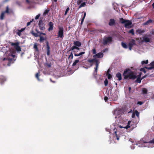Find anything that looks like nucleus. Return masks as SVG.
Here are the masks:
<instances>
[{"mask_svg": "<svg viewBox=\"0 0 154 154\" xmlns=\"http://www.w3.org/2000/svg\"><path fill=\"white\" fill-rule=\"evenodd\" d=\"M128 32L130 33H131L133 35H134V32L133 29H131Z\"/></svg>", "mask_w": 154, "mask_h": 154, "instance_id": "obj_39", "label": "nucleus"}, {"mask_svg": "<svg viewBox=\"0 0 154 154\" xmlns=\"http://www.w3.org/2000/svg\"><path fill=\"white\" fill-rule=\"evenodd\" d=\"M26 2L27 3H28V4L29 3V2H29V0H26Z\"/></svg>", "mask_w": 154, "mask_h": 154, "instance_id": "obj_64", "label": "nucleus"}, {"mask_svg": "<svg viewBox=\"0 0 154 154\" xmlns=\"http://www.w3.org/2000/svg\"><path fill=\"white\" fill-rule=\"evenodd\" d=\"M108 98L106 96H105L104 97V100H105V101L106 102V101H107L108 100Z\"/></svg>", "mask_w": 154, "mask_h": 154, "instance_id": "obj_56", "label": "nucleus"}, {"mask_svg": "<svg viewBox=\"0 0 154 154\" xmlns=\"http://www.w3.org/2000/svg\"><path fill=\"white\" fill-rule=\"evenodd\" d=\"M116 77L118 78V80L119 81H121L122 79L121 74L119 72L116 74Z\"/></svg>", "mask_w": 154, "mask_h": 154, "instance_id": "obj_17", "label": "nucleus"}, {"mask_svg": "<svg viewBox=\"0 0 154 154\" xmlns=\"http://www.w3.org/2000/svg\"><path fill=\"white\" fill-rule=\"evenodd\" d=\"M35 31L37 32V33H38V34L42 35H46V34L45 33H43L42 32H39L37 29H35Z\"/></svg>", "mask_w": 154, "mask_h": 154, "instance_id": "obj_28", "label": "nucleus"}, {"mask_svg": "<svg viewBox=\"0 0 154 154\" xmlns=\"http://www.w3.org/2000/svg\"><path fill=\"white\" fill-rule=\"evenodd\" d=\"M115 21L114 19H110L109 23V25L110 26H112L115 25Z\"/></svg>", "mask_w": 154, "mask_h": 154, "instance_id": "obj_14", "label": "nucleus"}, {"mask_svg": "<svg viewBox=\"0 0 154 154\" xmlns=\"http://www.w3.org/2000/svg\"><path fill=\"white\" fill-rule=\"evenodd\" d=\"M144 143H149L153 145H154V138L152 140H150L148 142H144Z\"/></svg>", "mask_w": 154, "mask_h": 154, "instance_id": "obj_23", "label": "nucleus"}, {"mask_svg": "<svg viewBox=\"0 0 154 154\" xmlns=\"http://www.w3.org/2000/svg\"><path fill=\"white\" fill-rule=\"evenodd\" d=\"M121 45L122 47L125 48H128L127 45L125 43L122 42L121 43Z\"/></svg>", "mask_w": 154, "mask_h": 154, "instance_id": "obj_30", "label": "nucleus"}, {"mask_svg": "<svg viewBox=\"0 0 154 154\" xmlns=\"http://www.w3.org/2000/svg\"><path fill=\"white\" fill-rule=\"evenodd\" d=\"M31 33L33 36L35 37H39V41L40 42H42L43 41L46 39V37H44L41 35L38 34V33H35L33 31H32Z\"/></svg>", "mask_w": 154, "mask_h": 154, "instance_id": "obj_7", "label": "nucleus"}, {"mask_svg": "<svg viewBox=\"0 0 154 154\" xmlns=\"http://www.w3.org/2000/svg\"><path fill=\"white\" fill-rule=\"evenodd\" d=\"M79 60H75L73 63H72V66H74L77 64V63L79 62Z\"/></svg>", "mask_w": 154, "mask_h": 154, "instance_id": "obj_29", "label": "nucleus"}, {"mask_svg": "<svg viewBox=\"0 0 154 154\" xmlns=\"http://www.w3.org/2000/svg\"><path fill=\"white\" fill-rule=\"evenodd\" d=\"M57 33V37L63 39L64 37V29L62 27H59Z\"/></svg>", "mask_w": 154, "mask_h": 154, "instance_id": "obj_4", "label": "nucleus"}, {"mask_svg": "<svg viewBox=\"0 0 154 154\" xmlns=\"http://www.w3.org/2000/svg\"><path fill=\"white\" fill-rule=\"evenodd\" d=\"M143 39L144 41L146 42H150V39L148 37L144 36L143 37Z\"/></svg>", "mask_w": 154, "mask_h": 154, "instance_id": "obj_24", "label": "nucleus"}, {"mask_svg": "<svg viewBox=\"0 0 154 154\" xmlns=\"http://www.w3.org/2000/svg\"><path fill=\"white\" fill-rule=\"evenodd\" d=\"M123 75L125 79H129L134 80L137 78L136 75L134 74V72L129 68L125 69Z\"/></svg>", "mask_w": 154, "mask_h": 154, "instance_id": "obj_2", "label": "nucleus"}, {"mask_svg": "<svg viewBox=\"0 0 154 154\" xmlns=\"http://www.w3.org/2000/svg\"><path fill=\"white\" fill-rule=\"evenodd\" d=\"M149 65L150 66V67H148L145 66V68L149 70H151L153 69H154V61L151 63Z\"/></svg>", "mask_w": 154, "mask_h": 154, "instance_id": "obj_15", "label": "nucleus"}, {"mask_svg": "<svg viewBox=\"0 0 154 154\" xmlns=\"http://www.w3.org/2000/svg\"><path fill=\"white\" fill-rule=\"evenodd\" d=\"M73 44L75 46H78V47H80L82 45L81 43L79 41H74Z\"/></svg>", "mask_w": 154, "mask_h": 154, "instance_id": "obj_16", "label": "nucleus"}, {"mask_svg": "<svg viewBox=\"0 0 154 154\" xmlns=\"http://www.w3.org/2000/svg\"><path fill=\"white\" fill-rule=\"evenodd\" d=\"M93 54H95L96 53V51L95 48L93 49L92 50Z\"/></svg>", "mask_w": 154, "mask_h": 154, "instance_id": "obj_50", "label": "nucleus"}, {"mask_svg": "<svg viewBox=\"0 0 154 154\" xmlns=\"http://www.w3.org/2000/svg\"><path fill=\"white\" fill-rule=\"evenodd\" d=\"M132 24V22L130 20H127V22L125 24V27L127 28H130L131 27V26Z\"/></svg>", "mask_w": 154, "mask_h": 154, "instance_id": "obj_10", "label": "nucleus"}, {"mask_svg": "<svg viewBox=\"0 0 154 154\" xmlns=\"http://www.w3.org/2000/svg\"><path fill=\"white\" fill-rule=\"evenodd\" d=\"M109 71H110L109 69H108V70H107V72L106 74H108V73H109Z\"/></svg>", "mask_w": 154, "mask_h": 154, "instance_id": "obj_63", "label": "nucleus"}, {"mask_svg": "<svg viewBox=\"0 0 154 154\" xmlns=\"http://www.w3.org/2000/svg\"><path fill=\"white\" fill-rule=\"evenodd\" d=\"M146 76V75H144V76H143L141 78L142 80L144 79V78H145Z\"/></svg>", "mask_w": 154, "mask_h": 154, "instance_id": "obj_60", "label": "nucleus"}, {"mask_svg": "<svg viewBox=\"0 0 154 154\" xmlns=\"http://www.w3.org/2000/svg\"><path fill=\"white\" fill-rule=\"evenodd\" d=\"M45 23L44 22L43 18H40L38 23V26L40 30H45Z\"/></svg>", "mask_w": 154, "mask_h": 154, "instance_id": "obj_6", "label": "nucleus"}, {"mask_svg": "<svg viewBox=\"0 0 154 154\" xmlns=\"http://www.w3.org/2000/svg\"><path fill=\"white\" fill-rule=\"evenodd\" d=\"M88 61L90 63H95L96 67L94 68V70L93 72V75L95 78H96V75H97V69L100 63V62L97 60L95 59H93L91 60H88Z\"/></svg>", "mask_w": 154, "mask_h": 154, "instance_id": "obj_3", "label": "nucleus"}, {"mask_svg": "<svg viewBox=\"0 0 154 154\" xmlns=\"http://www.w3.org/2000/svg\"><path fill=\"white\" fill-rule=\"evenodd\" d=\"M142 79L141 78H137L136 80L135 81V82L140 83Z\"/></svg>", "mask_w": 154, "mask_h": 154, "instance_id": "obj_34", "label": "nucleus"}, {"mask_svg": "<svg viewBox=\"0 0 154 154\" xmlns=\"http://www.w3.org/2000/svg\"><path fill=\"white\" fill-rule=\"evenodd\" d=\"M33 19H32V20H31L30 21L28 22L27 24V26H28L32 22V21H33Z\"/></svg>", "mask_w": 154, "mask_h": 154, "instance_id": "obj_52", "label": "nucleus"}, {"mask_svg": "<svg viewBox=\"0 0 154 154\" xmlns=\"http://www.w3.org/2000/svg\"><path fill=\"white\" fill-rule=\"evenodd\" d=\"M5 14V13L4 12H3L1 13L0 17V19L1 20H3L4 19Z\"/></svg>", "mask_w": 154, "mask_h": 154, "instance_id": "obj_35", "label": "nucleus"}, {"mask_svg": "<svg viewBox=\"0 0 154 154\" xmlns=\"http://www.w3.org/2000/svg\"><path fill=\"white\" fill-rule=\"evenodd\" d=\"M85 54V52H82L79 53L78 54L75 53L74 54V56H75V57H77V56H80L82 55L83 54Z\"/></svg>", "mask_w": 154, "mask_h": 154, "instance_id": "obj_26", "label": "nucleus"}, {"mask_svg": "<svg viewBox=\"0 0 154 154\" xmlns=\"http://www.w3.org/2000/svg\"><path fill=\"white\" fill-rule=\"evenodd\" d=\"M134 112L136 116H137L138 117H139V113L138 112L137 110H135L134 111Z\"/></svg>", "mask_w": 154, "mask_h": 154, "instance_id": "obj_44", "label": "nucleus"}, {"mask_svg": "<svg viewBox=\"0 0 154 154\" xmlns=\"http://www.w3.org/2000/svg\"><path fill=\"white\" fill-rule=\"evenodd\" d=\"M6 56H8V57L3 58L2 60L4 66H10L15 61V60L14 59V58L15 56V55H13L11 53H10L8 54L7 53L6 54Z\"/></svg>", "mask_w": 154, "mask_h": 154, "instance_id": "obj_1", "label": "nucleus"}, {"mask_svg": "<svg viewBox=\"0 0 154 154\" xmlns=\"http://www.w3.org/2000/svg\"><path fill=\"white\" fill-rule=\"evenodd\" d=\"M127 20H125L123 18H119V21L122 24H125V23L127 22Z\"/></svg>", "mask_w": 154, "mask_h": 154, "instance_id": "obj_22", "label": "nucleus"}, {"mask_svg": "<svg viewBox=\"0 0 154 154\" xmlns=\"http://www.w3.org/2000/svg\"><path fill=\"white\" fill-rule=\"evenodd\" d=\"M6 80L5 77L3 75H0V82H3Z\"/></svg>", "mask_w": 154, "mask_h": 154, "instance_id": "obj_25", "label": "nucleus"}, {"mask_svg": "<svg viewBox=\"0 0 154 154\" xmlns=\"http://www.w3.org/2000/svg\"><path fill=\"white\" fill-rule=\"evenodd\" d=\"M15 49L18 51H21V48L19 45Z\"/></svg>", "mask_w": 154, "mask_h": 154, "instance_id": "obj_38", "label": "nucleus"}, {"mask_svg": "<svg viewBox=\"0 0 154 154\" xmlns=\"http://www.w3.org/2000/svg\"><path fill=\"white\" fill-rule=\"evenodd\" d=\"M143 102L142 101H138L137 103V104H138L140 105H142L143 104Z\"/></svg>", "mask_w": 154, "mask_h": 154, "instance_id": "obj_54", "label": "nucleus"}, {"mask_svg": "<svg viewBox=\"0 0 154 154\" xmlns=\"http://www.w3.org/2000/svg\"><path fill=\"white\" fill-rule=\"evenodd\" d=\"M4 12L5 13H6L8 14L9 13V7L8 6H7V7L6 8V10L5 11H4Z\"/></svg>", "mask_w": 154, "mask_h": 154, "instance_id": "obj_36", "label": "nucleus"}, {"mask_svg": "<svg viewBox=\"0 0 154 154\" xmlns=\"http://www.w3.org/2000/svg\"><path fill=\"white\" fill-rule=\"evenodd\" d=\"M73 54L72 52L71 53L70 55L69 56L68 59H70L71 60H72V59L73 58Z\"/></svg>", "mask_w": 154, "mask_h": 154, "instance_id": "obj_37", "label": "nucleus"}, {"mask_svg": "<svg viewBox=\"0 0 154 154\" xmlns=\"http://www.w3.org/2000/svg\"><path fill=\"white\" fill-rule=\"evenodd\" d=\"M108 81L107 79H105L104 81V85L105 86H106L108 85Z\"/></svg>", "mask_w": 154, "mask_h": 154, "instance_id": "obj_42", "label": "nucleus"}, {"mask_svg": "<svg viewBox=\"0 0 154 154\" xmlns=\"http://www.w3.org/2000/svg\"><path fill=\"white\" fill-rule=\"evenodd\" d=\"M136 45L135 41L134 39H132L128 44L129 48L130 50H131L132 47Z\"/></svg>", "mask_w": 154, "mask_h": 154, "instance_id": "obj_8", "label": "nucleus"}, {"mask_svg": "<svg viewBox=\"0 0 154 154\" xmlns=\"http://www.w3.org/2000/svg\"><path fill=\"white\" fill-rule=\"evenodd\" d=\"M74 49H75V46L74 45H73L70 48V50H69V51H70L71 50L73 51Z\"/></svg>", "mask_w": 154, "mask_h": 154, "instance_id": "obj_51", "label": "nucleus"}, {"mask_svg": "<svg viewBox=\"0 0 154 154\" xmlns=\"http://www.w3.org/2000/svg\"><path fill=\"white\" fill-rule=\"evenodd\" d=\"M69 7L67 8L66 9V10L65 11V13H64L65 15H66L67 14L68 12L69 11Z\"/></svg>", "mask_w": 154, "mask_h": 154, "instance_id": "obj_45", "label": "nucleus"}, {"mask_svg": "<svg viewBox=\"0 0 154 154\" xmlns=\"http://www.w3.org/2000/svg\"><path fill=\"white\" fill-rule=\"evenodd\" d=\"M34 47L35 48L36 50H38V47H37V45H34Z\"/></svg>", "mask_w": 154, "mask_h": 154, "instance_id": "obj_58", "label": "nucleus"}, {"mask_svg": "<svg viewBox=\"0 0 154 154\" xmlns=\"http://www.w3.org/2000/svg\"><path fill=\"white\" fill-rule=\"evenodd\" d=\"M103 54L101 52H99L97 54H96L95 55L93 56V57L94 58V59H96L97 58H100L103 57Z\"/></svg>", "mask_w": 154, "mask_h": 154, "instance_id": "obj_11", "label": "nucleus"}, {"mask_svg": "<svg viewBox=\"0 0 154 154\" xmlns=\"http://www.w3.org/2000/svg\"><path fill=\"white\" fill-rule=\"evenodd\" d=\"M107 75V77L108 79H110L112 77V75L109 73H108V74H106Z\"/></svg>", "mask_w": 154, "mask_h": 154, "instance_id": "obj_48", "label": "nucleus"}, {"mask_svg": "<svg viewBox=\"0 0 154 154\" xmlns=\"http://www.w3.org/2000/svg\"><path fill=\"white\" fill-rule=\"evenodd\" d=\"M46 50L47 54V55L49 56L50 54V47L49 44V43L48 41L46 42Z\"/></svg>", "mask_w": 154, "mask_h": 154, "instance_id": "obj_12", "label": "nucleus"}, {"mask_svg": "<svg viewBox=\"0 0 154 154\" xmlns=\"http://www.w3.org/2000/svg\"><path fill=\"white\" fill-rule=\"evenodd\" d=\"M49 11V10H46L44 12V14H46L48 13V12Z\"/></svg>", "mask_w": 154, "mask_h": 154, "instance_id": "obj_55", "label": "nucleus"}, {"mask_svg": "<svg viewBox=\"0 0 154 154\" xmlns=\"http://www.w3.org/2000/svg\"><path fill=\"white\" fill-rule=\"evenodd\" d=\"M131 122V121H128L127 125L125 127H124V128L127 129L129 128H130V124Z\"/></svg>", "mask_w": 154, "mask_h": 154, "instance_id": "obj_31", "label": "nucleus"}, {"mask_svg": "<svg viewBox=\"0 0 154 154\" xmlns=\"http://www.w3.org/2000/svg\"><path fill=\"white\" fill-rule=\"evenodd\" d=\"M83 0H78L77 1V3L78 5H80L82 2Z\"/></svg>", "mask_w": 154, "mask_h": 154, "instance_id": "obj_40", "label": "nucleus"}, {"mask_svg": "<svg viewBox=\"0 0 154 154\" xmlns=\"http://www.w3.org/2000/svg\"><path fill=\"white\" fill-rule=\"evenodd\" d=\"M148 63V60H146L145 61H143L141 62V64L143 65L144 64H147Z\"/></svg>", "mask_w": 154, "mask_h": 154, "instance_id": "obj_41", "label": "nucleus"}, {"mask_svg": "<svg viewBox=\"0 0 154 154\" xmlns=\"http://www.w3.org/2000/svg\"><path fill=\"white\" fill-rule=\"evenodd\" d=\"M118 98V96L115 93H114L112 94L111 98L110 97H109V99H110V100H113L115 101L117 100Z\"/></svg>", "mask_w": 154, "mask_h": 154, "instance_id": "obj_9", "label": "nucleus"}, {"mask_svg": "<svg viewBox=\"0 0 154 154\" xmlns=\"http://www.w3.org/2000/svg\"><path fill=\"white\" fill-rule=\"evenodd\" d=\"M11 45L12 46H14V48H15L17 47L19 45V43L18 42L13 43L12 42L11 43Z\"/></svg>", "mask_w": 154, "mask_h": 154, "instance_id": "obj_21", "label": "nucleus"}, {"mask_svg": "<svg viewBox=\"0 0 154 154\" xmlns=\"http://www.w3.org/2000/svg\"><path fill=\"white\" fill-rule=\"evenodd\" d=\"M114 135H115L116 137V139H117V140H119V136L117 134V132L116 131H115L114 132Z\"/></svg>", "mask_w": 154, "mask_h": 154, "instance_id": "obj_33", "label": "nucleus"}, {"mask_svg": "<svg viewBox=\"0 0 154 154\" xmlns=\"http://www.w3.org/2000/svg\"><path fill=\"white\" fill-rule=\"evenodd\" d=\"M17 32L16 33V34L19 36H20L21 35V32L20 31L19 29H17Z\"/></svg>", "mask_w": 154, "mask_h": 154, "instance_id": "obj_43", "label": "nucleus"}, {"mask_svg": "<svg viewBox=\"0 0 154 154\" xmlns=\"http://www.w3.org/2000/svg\"><path fill=\"white\" fill-rule=\"evenodd\" d=\"M47 65L49 67H50L51 66V65L50 63L48 64Z\"/></svg>", "mask_w": 154, "mask_h": 154, "instance_id": "obj_59", "label": "nucleus"}, {"mask_svg": "<svg viewBox=\"0 0 154 154\" xmlns=\"http://www.w3.org/2000/svg\"><path fill=\"white\" fill-rule=\"evenodd\" d=\"M40 16V14H38V15H37L35 17V20H37L38 19L39 17Z\"/></svg>", "mask_w": 154, "mask_h": 154, "instance_id": "obj_53", "label": "nucleus"}, {"mask_svg": "<svg viewBox=\"0 0 154 154\" xmlns=\"http://www.w3.org/2000/svg\"><path fill=\"white\" fill-rule=\"evenodd\" d=\"M112 41V38L110 36H105L103 37L102 43L103 45H106L108 43H110Z\"/></svg>", "mask_w": 154, "mask_h": 154, "instance_id": "obj_5", "label": "nucleus"}, {"mask_svg": "<svg viewBox=\"0 0 154 154\" xmlns=\"http://www.w3.org/2000/svg\"><path fill=\"white\" fill-rule=\"evenodd\" d=\"M142 74V73L141 72H140L139 73V74L137 76H137L136 78H141V77Z\"/></svg>", "mask_w": 154, "mask_h": 154, "instance_id": "obj_49", "label": "nucleus"}, {"mask_svg": "<svg viewBox=\"0 0 154 154\" xmlns=\"http://www.w3.org/2000/svg\"><path fill=\"white\" fill-rule=\"evenodd\" d=\"M135 116V114L134 113H133L132 114V118H134V117Z\"/></svg>", "mask_w": 154, "mask_h": 154, "instance_id": "obj_61", "label": "nucleus"}, {"mask_svg": "<svg viewBox=\"0 0 154 154\" xmlns=\"http://www.w3.org/2000/svg\"><path fill=\"white\" fill-rule=\"evenodd\" d=\"M78 47V46H75V49H76L77 50H79L80 48H79Z\"/></svg>", "mask_w": 154, "mask_h": 154, "instance_id": "obj_62", "label": "nucleus"}, {"mask_svg": "<svg viewBox=\"0 0 154 154\" xmlns=\"http://www.w3.org/2000/svg\"><path fill=\"white\" fill-rule=\"evenodd\" d=\"M86 15V12H85L84 14V16L83 17V18H82V19H81V25H82V24L83 23L84 21V19L85 18Z\"/></svg>", "mask_w": 154, "mask_h": 154, "instance_id": "obj_32", "label": "nucleus"}, {"mask_svg": "<svg viewBox=\"0 0 154 154\" xmlns=\"http://www.w3.org/2000/svg\"><path fill=\"white\" fill-rule=\"evenodd\" d=\"M39 72L36 73L35 75V77L39 81L40 79L39 78Z\"/></svg>", "mask_w": 154, "mask_h": 154, "instance_id": "obj_47", "label": "nucleus"}, {"mask_svg": "<svg viewBox=\"0 0 154 154\" xmlns=\"http://www.w3.org/2000/svg\"><path fill=\"white\" fill-rule=\"evenodd\" d=\"M142 93L143 94H146L148 92V90L145 88H142Z\"/></svg>", "mask_w": 154, "mask_h": 154, "instance_id": "obj_19", "label": "nucleus"}, {"mask_svg": "<svg viewBox=\"0 0 154 154\" xmlns=\"http://www.w3.org/2000/svg\"><path fill=\"white\" fill-rule=\"evenodd\" d=\"M53 25L54 24L52 22H49L48 24L49 27L48 29V30L49 31H52L53 30Z\"/></svg>", "mask_w": 154, "mask_h": 154, "instance_id": "obj_13", "label": "nucleus"}, {"mask_svg": "<svg viewBox=\"0 0 154 154\" xmlns=\"http://www.w3.org/2000/svg\"><path fill=\"white\" fill-rule=\"evenodd\" d=\"M86 3L85 2L82 3L78 7L79 9H80L82 7H85L86 6Z\"/></svg>", "mask_w": 154, "mask_h": 154, "instance_id": "obj_27", "label": "nucleus"}, {"mask_svg": "<svg viewBox=\"0 0 154 154\" xmlns=\"http://www.w3.org/2000/svg\"><path fill=\"white\" fill-rule=\"evenodd\" d=\"M25 29V28H22L20 30V31L22 32H23V31H24Z\"/></svg>", "mask_w": 154, "mask_h": 154, "instance_id": "obj_57", "label": "nucleus"}, {"mask_svg": "<svg viewBox=\"0 0 154 154\" xmlns=\"http://www.w3.org/2000/svg\"><path fill=\"white\" fill-rule=\"evenodd\" d=\"M144 32L145 31L144 30H142L140 29H138L136 30V32H137L140 35H142Z\"/></svg>", "mask_w": 154, "mask_h": 154, "instance_id": "obj_18", "label": "nucleus"}, {"mask_svg": "<svg viewBox=\"0 0 154 154\" xmlns=\"http://www.w3.org/2000/svg\"><path fill=\"white\" fill-rule=\"evenodd\" d=\"M152 20L151 19H149L144 23L143 24V25H147L149 24L150 23H152Z\"/></svg>", "mask_w": 154, "mask_h": 154, "instance_id": "obj_20", "label": "nucleus"}, {"mask_svg": "<svg viewBox=\"0 0 154 154\" xmlns=\"http://www.w3.org/2000/svg\"><path fill=\"white\" fill-rule=\"evenodd\" d=\"M140 71L143 72L145 73L146 72V70L144 68H140Z\"/></svg>", "mask_w": 154, "mask_h": 154, "instance_id": "obj_46", "label": "nucleus"}]
</instances>
